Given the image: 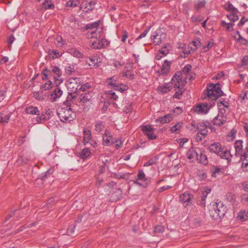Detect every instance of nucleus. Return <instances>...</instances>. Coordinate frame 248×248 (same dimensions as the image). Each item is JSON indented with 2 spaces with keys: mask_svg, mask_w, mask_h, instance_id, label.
<instances>
[{
  "mask_svg": "<svg viewBox=\"0 0 248 248\" xmlns=\"http://www.w3.org/2000/svg\"><path fill=\"white\" fill-rule=\"evenodd\" d=\"M224 93L221 90L220 84L210 83L207 85L204 93V99L208 100L209 102L200 103L195 106L193 108L194 111L198 114H207L210 108L215 106L217 100Z\"/></svg>",
  "mask_w": 248,
  "mask_h": 248,
  "instance_id": "obj_1",
  "label": "nucleus"
},
{
  "mask_svg": "<svg viewBox=\"0 0 248 248\" xmlns=\"http://www.w3.org/2000/svg\"><path fill=\"white\" fill-rule=\"evenodd\" d=\"M57 113L60 120L63 123L70 122L76 117L75 112L72 110L70 106L59 108Z\"/></svg>",
  "mask_w": 248,
  "mask_h": 248,
  "instance_id": "obj_2",
  "label": "nucleus"
},
{
  "mask_svg": "<svg viewBox=\"0 0 248 248\" xmlns=\"http://www.w3.org/2000/svg\"><path fill=\"white\" fill-rule=\"evenodd\" d=\"M93 92L87 91L81 93H78V101L85 109L89 110L90 106L93 104L94 96Z\"/></svg>",
  "mask_w": 248,
  "mask_h": 248,
  "instance_id": "obj_3",
  "label": "nucleus"
},
{
  "mask_svg": "<svg viewBox=\"0 0 248 248\" xmlns=\"http://www.w3.org/2000/svg\"><path fill=\"white\" fill-rule=\"evenodd\" d=\"M52 74H55L57 76V77L55 76H53V78L56 82H56V86H58V84L62 82V80L57 78L61 77L62 72L60 68L57 66H52L51 70L48 69L47 68L45 69L42 72V79L44 80L47 79L51 76Z\"/></svg>",
  "mask_w": 248,
  "mask_h": 248,
  "instance_id": "obj_4",
  "label": "nucleus"
},
{
  "mask_svg": "<svg viewBox=\"0 0 248 248\" xmlns=\"http://www.w3.org/2000/svg\"><path fill=\"white\" fill-rule=\"evenodd\" d=\"M213 208L214 213L213 216L216 218L223 217L227 211V207L221 202H215Z\"/></svg>",
  "mask_w": 248,
  "mask_h": 248,
  "instance_id": "obj_5",
  "label": "nucleus"
},
{
  "mask_svg": "<svg viewBox=\"0 0 248 248\" xmlns=\"http://www.w3.org/2000/svg\"><path fill=\"white\" fill-rule=\"evenodd\" d=\"M80 86V80L79 78H70L67 83V87L69 92L72 93H79V88Z\"/></svg>",
  "mask_w": 248,
  "mask_h": 248,
  "instance_id": "obj_6",
  "label": "nucleus"
},
{
  "mask_svg": "<svg viewBox=\"0 0 248 248\" xmlns=\"http://www.w3.org/2000/svg\"><path fill=\"white\" fill-rule=\"evenodd\" d=\"M103 144L105 146L109 145L110 143L113 144L116 143V147L117 149L120 147L122 144L121 141H120V144H118V140L113 138L111 133L108 130H106L103 135Z\"/></svg>",
  "mask_w": 248,
  "mask_h": 248,
  "instance_id": "obj_7",
  "label": "nucleus"
},
{
  "mask_svg": "<svg viewBox=\"0 0 248 248\" xmlns=\"http://www.w3.org/2000/svg\"><path fill=\"white\" fill-rule=\"evenodd\" d=\"M182 74L181 72H177L175 74L171 79V85H173L175 88L181 89V82Z\"/></svg>",
  "mask_w": 248,
  "mask_h": 248,
  "instance_id": "obj_8",
  "label": "nucleus"
},
{
  "mask_svg": "<svg viewBox=\"0 0 248 248\" xmlns=\"http://www.w3.org/2000/svg\"><path fill=\"white\" fill-rule=\"evenodd\" d=\"M142 130L149 140H152L157 138V136L154 133V128L151 125H144L142 127Z\"/></svg>",
  "mask_w": 248,
  "mask_h": 248,
  "instance_id": "obj_9",
  "label": "nucleus"
},
{
  "mask_svg": "<svg viewBox=\"0 0 248 248\" xmlns=\"http://www.w3.org/2000/svg\"><path fill=\"white\" fill-rule=\"evenodd\" d=\"M166 34L163 33L158 34L156 32H154L151 37V40L153 41L155 45H159L166 39Z\"/></svg>",
  "mask_w": 248,
  "mask_h": 248,
  "instance_id": "obj_10",
  "label": "nucleus"
},
{
  "mask_svg": "<svg viewBox=\"0 0 248 248\" xmlns=\"http://www.w3.org/2000/svg\"><path fill=\"white\" fill-rule=\"evenodd\" d=\"M221 150V151L219 152L217 156L222 159L227 160L228 164H229L231 162L232 158V155L231 153L230 150L224 148H222Z\"/></svg>",
  "mask_w": 248,
  "mask_h": 248,
  "instance_id": "obj_11",
  "label": "nucleus"
},
{
  "mask_svg": "<svg viewBox=\"0 0 248 248\" xmlns=\"http://www.w3.org/2000/svg\"><path fill=\"white\" fill-rule=\"evenodd\" d=\"M109 44V42L105 38L99 39L98 43L93 42L92 43L91 46L94 49H100L107 47Z\"/></svg>",
  "mask_w": 248,
  "mask_h": 248,
  "instance_id": "obj_12",
  "label": "nucleus"
},
{
  "mask_svg": "<svg viewBox=\"0 0 248 248\" xmlns=\"http://www.w3.org/2000/svg\"><path fill=\"white\" fill-rule=\"evenodd\" d=\"M103 33H104V32H103V28L100 29L99 31V29L98 28V29L95 30L94 31H88L86 33V36L87 38H89V39H92V38L98 39V38H100V37L102 36Z\"/></svg>",
  "mask_w": 248,
  "mask_h": 248,
  "instance_id": "obj_13",
  "label": "nucleus"
},
{
  "mask_svg": "<svg viewBox=\"0 0 248 248\" xmlns=\"http://www.w3.org/2000/svg\"><path fill=\"white\" fill-rule=\"evenodd\" d=\"M83 142L85 145L86 143L90 142V143L93 145L94 147L95 144H96V142H93L92 139V134L91 131L88 129H85L83 131Z\"/></svg>",
  "mask_w": 248,
  "mask_h": 248,
  "instance_id": "obj_14",
  "label": "nucleus"
},
{
  "mask_svg": "<svg viewBox=\"0 0 248 248\" xmlns=\"http://www.w3.org/2000/svg\"><path fill=\"white\" fill-rule=\"evenodd\" d=\"M63 91L60 87H57L52 91L50 94V100L51 102H54L57 101L62 94Z\"/></svg>",
  "mask_w": 248,
  "mask_h": 248,
  "instance_id": "obj_15",
  "label": "nucleus"
},
{
  "mask_svg": "<svg viewBox=\"0 0 248 248\" xmlns=\"http://www.w3.org/2000/svg\"><path fill=\"white\" fill-rule=\"evenodd\" d=\"M35 157L33 154L31 152H26L22 154L18 159V161H21L22 163L27 164L28 162L33 160Z\"/></svg>",
  "mask_w": 248,
  "mask_h": 248,
  "instance_id": "obj_16",
  "label": "nucleus"
},
{
  "mask_svg": "<svg viewBox=\"0 0 248 248\" xmlns=\"http://www.w3.org/2000/svg\"><path fill=\"white\" fill-rule=\"evenodd\" d=\"M193 198V195L186 191L180 195V201L183 203H187L186 205H187L189 203H191V200Z\"/></svg>",
  "mask_w": 248,
  "mask_h": 248,
  "instance_id": "obj_17",
  "label": "nucleus"
},
{
  "mask_svg": "<svg viewBox=\"0 0 248 248\" xmlns=\"http://www.w3.org/2000/svg\"><path fill=\"white\" fill-rule=\"evenodd\" d=\"M226 121L227 117L225 115L218 114L213 119L212 122L214 125L219 126L224 124Z\"/></svg>",
  "mask_w": 248,
  "mask_h": 248,
  "instance_id": "obj_18",
  "label": "nucleus"
},
{
  "mask_svg": "<svg viewBox=\"0 0 248 248\" xmlns=\"http://www.w3.org/2000/svg\"><path fill=\"white\" fill-rule=\"evenodd\" d=\"M221 144L219 142H214L211 144L208 147V149L211 153H213L217 155H218L219 152L221 151L222 148Z\"/></svg>",
  "mask_w": 248,
  "mask_h": 248,
  "instance_id": "obj_19",
  "label": "nucleus"
},
{
  "mask_svg": "<svg viewBox=\"0 0 248 248\" xmlns=\"http://www.w3.org/2000/svg\"><path fill=\"white\" fill-rule=\"evenodd\" d=\"M171 62L167 60H165L162 65L160 70L158 71V73L161 75H166L170 72Z\"/></svg>",
  "mask_w": 248,
  "mask_h": 248,
  "instance_id": "obj_20",
  "label": "nucleus"
},
{
  "mask_svg": "<svg viewBox=\"0 0 248 248\" xmlns=\"http://www.w3.org/2000/svg\"><path fill=\"white\" fill-rule=\"evenodd\" d=\"M199 153L198 156H197L196 159L199 163L202 164L204 165H206L208 164V158L203 151L199 149Z\"/></svg>",
  "mask_w": 248,
  "mask_h": 248,
  "instance_id": "obj_21",
  "label": "nucleus"
},
{
  "mask_svg": "<svg viewBox=\"0 0 248 248\" xmlns=\"http://www.w3.org/2000/svg\"><path fill=\"white\" fill-rule=\"evenodd\" d=\"M52 112L50 109L46 111L45 114L42 113L41 116H37L35 118V122L37 123H41L43 121L47 120L50 118Z\"/></svg>",
  "mask_w": 248,
  "mask_h": 248,
  "instance_id": "obj_22",
  "label": "nucleus"
},
{
  "mask_svg": "<svg viewBox=\"0 0 248 248\" xmlns=\"http://www.w3.org/2000/svg\"><path fill=\"white\" fill-rule=\"evenodd\" d=\"M78 93H72V92H69L67 97V100L65 102L67 106H69L71 102L73 103H77L76 100H78L77 96H78Z\"/></svg>",
  "mask_w": 248,
  "mask_h": 248,
  "instance_id": "obj_23",
  "label": "nucleus"
},
{
  "mask_svg": "<svg viewBox=\"0 0 248 248\" xmlns=\"http://www.w3.org/2000/svg\"><path fill=\"white\" fill-rule=\"evenodd\" d=\"M11 116L10 113L8 111H3L0 113V124L4 125L7 123Z\"/></svg>",
  "mask_w": 248,
  "mask_h": 248,
  "instance_id": "obj_24",
  "label": "nucleus"
},
{
  "mask_svg": "<svg viewBox=\"0 0 248 248\" xmlns=\"http://www.w3.org/2000/svg\"><path fill=\"white\" fill-rule=\"evenodd\" d=\"M173 116L172 114L169 113L160 117L155 120V122L159 123L161 124H164L170 122L173 119Z\"/></svg>",
  "mask_w": 248,
  "mask_h": 248,
  "instance_id": "obj_25",
  "label": "nucleus"
},
{
  "mask_svg": "<svg viewBox=\"0 0 248 248\" xmlns=\"http://www.w3.org/2000/svg\"><path fill=\"white\" fill-rule=\"evenodd\" d=\"M207 128H209L211 130L214 128L211 123L208 121H204L200 122L196 125V129L199 130H202V129H206Z\"/></svg>",
  "mask_w": 248,
  "mask_h": 248,
  "instance_id": "obj_26",
  "label": "nucleus"
},
{
  "mask_svg": "<svg viewBox=\"0 0 248 248\" xmlns=\"http://www.w3.org/2000/svg\"><path fill=\"white\" fill-rule=\"evenodd\" d=\"M198 154H200L199 150H197L195 148L192 147L187 151L186 156L188 159H191L195 157L196 158L198 155H199Z\"/></svg>",
  "mask_w": 248,
  "mask_h": 248,
  "instance_id": "obj_27",
  "label": "nucleus"
},
{
  "mask_svg": "<svg viewBox=\"0 0 248 248\" xmlns=\"http://www.w3.org/2000/svg\"><path fill=\"white\" fill-rule=\"evenodd\" d=\"M171 84L170 83H165L163 85L160 86L158 88V92L165 93L169 92L171 89Z\"/></svg>",
  "mask_w": 248,
  "mask_h": 248,
  "instance_id": "obj_28",
  "label": "nucleus"
},
{
  "mask_svg": "<svg viewBox=\"0 0 248 248\" xmlns=\"http://www.w3.org/2000/svg\"><path fill=\"white\" fill-rule=\"evenodd\" d=\"M25 111L28 114L36 115L38 116L40 114V111L38 108L31 106L26 108Z\"/></svg>",
  "mask_w": 248,
  "mask_h": 248,
  "instance_id": "obj_29",
  "label": "nucleus"
},
{
  "mask_svg": "<svg viewBox=\"0 0 248 248\" xmlns=\"http://www.w3.org/2000/svg\"><path fill=\"white\" fill-rule=\"evenodd\" d=\"M211 175L213 177H217V175L223 173L222 169L218 166H215L210 170Z\"/></svg>",
  "mask_w": 248,
  "mask_h": 248,
  "instance_id": "obj_30",
  "label": "nucleus"
},
{
  "mask_svg": "<svg viewBox=\"0 0 248 248\" xmlns=\"http://www.w3.org/2000/svg\"><path fill=\"white\" fill-rule=\"evenodd\" d=\"M100 21H97L93 23H89L86 25L85 28L86 30H93V29H97L99 26L100 24Z\"/></svg>",
  "mask_w": 248,
  "mask_h": 248,
  "instance_id": "obj_31",
  "label": "nucleus"
},
{
  "mask_svg": "<svg viewBox=\"0 0 248 248\" xmlns=\"http://www.w3.org/2000/svg\"><path fill=\"white\" fill-rule=\"evenodd\" d=\"M221 25L223 27H225L227 31H233V26H234V23H226L224 21H222Z\"/></svg>",
  "mask_w": 248,
  "mask_h": 248,
  "instance_id": "obj_32",
  "label": "nucleus"
},
{
  "mask_svg": "<svg viewBox=\"0 0 248 248\" xmlns=\"http://www.w3.org/2000/svg\"><path fill=\"white\" fill-rule=\"evenodd\" d=\"M91 154V151L89 148H85L81 151L80 156L81 158L85 159L88 157Z\"/></svg>",
  "mask_w": 248,
  "mask_h": 248,
  "instance_id": "obj_33",
  "label": "nucleus"
},
{
  "mask_svg": "<svg viewBox=\"0 0 248 248\" xmlns=\"http://www.w3.org/2000/svg\"><path fill=\"white\" fill-rule=\"evenodd\" d=\"M205 5V1L204 0H201L194 4V8L196 11H199L201 9L204 7Z\"/></svg>",
  "mask_w": 248,
  "mask_h": 248,
  "instance_id": "obj_34",
  "label": "nucleus"
},
{
  "mask_svg": "<svg viewBox=\"0 0 248 248\" xmlns=\"http://www.w3.org/2000/svg\"><path fill=\"white\" fill-rule=\"evenodd\" d=\"M33 96L36 99L41 101L44 99L45 95L43 91H38L33 93Z\"/></svg>",
  "mask_w": 248,
  "mask_h": 248,
  "instance_id": "obj_35",
  "label": "nucleus"
},
{
  "mask_svg": "<svg viewBox=\"0 0 248 248\" xmlns=\"http://www.w3.org/2000/svg\"><path fill=\"white\" fill-rule=\"evenodd\" d=\"M226 199L229 202L232 204L235 201L236 196L235 194L229 192L226 195Z\"/></svg>",
  "mask_w": 248,
  "mask_h": 248,
  "instance_id": "obj_36",
  "label": "nucleus"
},
{
  "mask_svg": "<svg viewBox=\"0 0 248 248\" xmlns=\"http://www.w3.org/2000/svg\"><path fill=\"white\" fill-rule=\"evenodd\" d=\"M225 8L231 12H233L235 13H238V10L230 2H228L227 3L225 4Z\"/></svg>",
  "mask_w": 248,
  "mask_h": 248,
  "instance_id": "obj_37",
  "label": "nucleus"
},
{
  "mask_svg": "<svg viewBox=\"0 0 248 248\" xmlns=\"http://www.w3.org/2000/svg\"><path fill=\"white\" fill-rule=\"evenodd\" d=\"M183 123L181 122L177 123L176 124L172 126L170 128V131L172 133H176L177 131L180 130L182 127Z\"/></svg>",
  "mask_w": 248,
  "mask_h": 248,
  "instance_id": "obj_38",
  "label": "nucleus"
},
{
  "mask_svg": "<svg viewBox=\"0 0 248 248\" xmlns=\"http://www.w3.org/2000/svg\"><path fill=\"white\" fill-rule=\"evenodd\" d=\"M227 17L231 20L232 22H234L237 21L239 19L238 16L237 15V13L231 12V13L229 15H227Z\"/></svg>",
  "mask_w": 248,
  "mask_h": 248,
  "instance_id": "obj_39",
  "label": "nucleus"
},
{
  "mask_svg": "<svg viewBox=\"0 0 248 248\" xmlns=\"http://www.w3.org/2000/svg\"><path fill=\"white\" fill-rule=\"evenodd\" d=\"M128 89V86L124 84L118 83L115 90L119 91L120 92L123 93V92L126 91Z\"/></svg>",
  "mask_w": 248,
  "mask_h": 248,
  "instance_id": "obj_40",
  "label": "nucleus"
},
{
  "mask_svg": "<svg viewBox=\"0 0 248 248\" xmlns=\"http://www.w3.org/2000/svg\"><path fill=\"white\" fill-rule=\"evenodd\" d=\"M218 107H221L222 106L223 108H225L227 109H229V104L228 102L226 101L224 99L219 100L217 102Z\"/></svg>",
  "mask_w": 248,
  "mask_h": 248,
  "instance_id": "obj_41",
  "label": "nucleus"
},
{
  "mask_svg": "<svg viewBox=\"0 0 248 248\" xmlns=\"http://www.w3.org/2000/svg\"><path fill=\"white\" fill-rule=\"evenodd\" d=\"M104 127L102 121H97L95 124V130L97 132L100 133L103 130Z\"/></svg>",
  "mask_w": 248,
  "mask_h": 248,
  "instance_id": "obj_42",
  "label": "nucleus"
},
{
  "mask_svg": "<svg viewBox=\"0 0 248 248\" xmlns=\"http://www.w3.org/2000/svg\"><path fill=\"white\" fill-rule=\"evenodd\" d=\"M242 163L241 167L243 170L245 172H248V160L245 157H244V158H242Z\"/></svg>",
  "mask_w": 248,
  "mask_h": 248,
  "instance_id": "obj_43",
  "label": "nucleus"
},
{
  "mask_svg": "<svg viewBox=\"0 0 248 248\" xmlns=\"http://www.w3.org/2000/svg\"><path fill=\"white\" fill-rule=\"evenodd\" d=\"M48 53L53 59L58 58L61 56V55L57 50H49Z\"/></svg>",
  "mask_w": 248,
  "mask_h": 248,
  "instance_id": "obj_44",
  "label": "nucleus"
},
{
  "mask_svg": "<svg viewBox=\"0 0 248 248\" xmlns=\"http://www.w3.org/2000/svg\"><path fill=\"white\" fill-rule=\"evenodd\" d=\"M165 228L163 226L158 225L154 227V231L156 233H161L164 232Z\"/></svg>",
  "mask_w": 248,
  "mask_h": 248,
  "instance_id": "obj_45",
  "label": "nucleus"
},
{
  "mask_svg": "<svg viewBox=\"0 0 248 248\" xmlns=\"http://www.w3.org/2000/svg\"><path fill=\"white\" fill-rule=\"evenodd\" d=\"M53 169H50L42 173L40 176V178L42 180H44L48 176L50 175L53 172Z\"/></svg>",
  "mask_w": 248,
  "mask_h": 248,
  "instance_id": "obj_46",
  "label": "nucleus"
},
{
  "mask_svg": "<svg viewBox=\"0 0 248 248\" xmlns=\"http://www.w3.org/2000/svg\"><path fill=\"white\" fill-rule=\"evenodd\" d=\"M79 1L78 0L76 1L69 0L66 3V6L70 7H77L78 6Z\"/></svg>",
  "mask_w": 248,
  "mask_h": 248,
  "instance_id": "obj_47",
  "label": "nucleus"
},
{
  "mask_svg": "<svg viewBox=\"0 0 248 248\" xmlns=\"http://www.w3.org/2000/svg\"><path fill=\"white\" fill-rule=\"evenodd\" d=\"M158 159V157L155 156L150 158L148 161H147L144 165V167L148 166L155 164L157 160Z\"/></svg>",
  "mask_w": 248,
  "mask_h": 248,
  "instance_id": "obj_48",
  "label": "nucleus"
},
{
  "mask_svg": "<svg viewBox=\"0 0 248 248\" xmlns=\"http://www.w3.org/2000/svg\"><path fill=\"white\" fill-rule=\"evenodd\" d=\"M52 85V81L48 80L45 84L42 85L41 86V89H43L44 90H48L51 88Z\"/></svg>",
  "mask_w": 248,
  "mask_h": 248,
  "instance_id": "obj_49",
  "label": "nucleus"
},
{
  "mask_svg": "<svg viewBox=\"0 0 248 248\" xmlns=\"http://www.w3.org/2000/svg\"><path fill=\"white\" fill-rule=\"evenodd\" d=\"M108 80V84L115 89L118 85L116 83L117 78L113 77L109 78Z\"/></svg>",
  "mask_w": 248,
  "mask_h": 248,
  "instance_id": "obj_50",
  "label": "nucleus"
},
{
  "mask_svg": "<svg viewBox=\"0 0 248 248\" xmlns=\"http://www.w3.org/2000/svg\"><path fill=\"white\" fill-rule=\"evenodd\" d=\"M55 44L59 47L62 46L64 43H63V39L61 36H58L56 38V41L54 42Z\"/></svg>",
  "mask_w": 248,
  "mask_h": 248,
  "instance_id": "obj_51",
  "label": "nucleus"
},
{
  "mask_svg": "<svg viewBox=\"0 0 248 248\" xmlns=\"http://www.w3.org/2000/svg\"><path fill=\"white\" fill-rule=\"evenodd\" d=\"M75 227L76 225H71L68 227L67 229V233L68 235H72L75 232Z\"/></svg>",
  "mask_w": 248,
  "mask_h": 248,
  "instance_id": "obj_52",
  "label": "nucleus"
},
{
  "mask_svg": "<svg viewBox=\"0 0 248 248\" xmlns=\"http://www.w3.org/2000/svg\"><path fill=\"white\" fill-rule=\"evenodd\" d=\"M71 53L75 57L80 58L83 57V54L78 50H72Z\"/></svg>",
  "mask_w": 248,
  "mask_h": 248,
  "instance_id": "obj_53",
  "label": "nucleus"
},
{
  "mask_svg": "<svg viewBox=\"0 0 248 248\" xmlns=\"http://www.w3.org/2000/svg\"><path fill=\"white\" fill-rule=\"evenodd\" d=\"M192 68V66L190 64L186 65L182 70V72L185 75H187Z\"/></svg>",
  "mask_w": 248,
  "mask_h": 248,
  "instance_id": "obj_54",
  "label": "nucleus"
},
{
  "mask_svg": "<svg viewBox=\"0 0 248 248\" xmlns=\"http://www.w3.org/2000/svg\"><path fill=\"white\" fill-rule=\"evenodd\" d=\"M138 178L140 180H145V174L142 170H140L138 174Z\"/></svg>",
  "mask_w": 248,
  "mask_h": 248,
  "instance_id": "obj_55",
  "label": "nucleus"
},
{
  "mask_svg": "<svg viewBox=\"0 0 248 248\" xmlns=\"http://www.w3.org/2000/svg\"><path fill=\"white\" fill-rule=\"evenodd\" d=\"M184 91L181 89H180L179 91H176L174 94L173 96V98H175L177 99H180V96L183 94Z\"/></svg>",
  "mask_w": 248,
  "mask_h": 248,
  "instance_id": "obj_56",
  "label": "nucleus"
},
{
  "mask_svg": "<svg viewBox=\"0 0 248 248\" xmlns=\"http://www.w3.org/2000/svg\"><path fill=\"white\" fill-rule=\"evenodd\" d=\"M203 19L202 16H192L191 17V20L192 22H201Z\"/></svg>",
  "mask_w": 248,
  "mask_h": 248,
  "instance_id": "obj_57",
  "label": "nucleus"
},
{
  "mask_svg": "<svg viewBox=\"0 0 248 248\" xmlns=\"http://www.w3.org/2000/svg\"><path fill=\"white\" fill-rule=\"evenodd\" d=\"M192 43L194 46V47H192L193 48V52H194V51H196L197 49L198 46H200L201 42L200 41L197 40V41H192Z\"/></svg>",
  "mask_w": 248,
  "mask_h": 248,
  "instance_id": "obj_58",
  "label": "nucleus"
},
{
  "mask_svg": "<svg viewBox=\"0 0 248 248\" xmlns=\"http://www.w3.org/2000/svg\"><path fill=\"white\" fill-rule=\"evenodd\" d=\"M132 108L131 107V104L128 105L124 108V112L126 114L131 112Z\"/></svg>",
  "mask_w": 248,
  "mask_h": 248,
  "instance_id": "obj_59",
  "label": "nucleus"
},
{
  "mask_svg": "<svg viewBox=\"0 0 248 248\" xmlns=\"http://www.w3.org/2000/svg\"><path fill=\"white\" fill-rule=\"evenodd\" d=\"M150 28V27L147 30H145L141 34H140L138 37V38L136 40H139L145 37L146 35H147V33L148 32V31H149Z\"/></svg>",
  "mask_w": 248,
  "mask_h": 248,
  "instance_id": "obj_60",
  "label": "nucleus"
},
{
  "mask_svg": "<svg viewBox=\"0 0 248 248\" xmlns=\"http://www.w3.org/2000/svg\"><path fill=\"white\" fill-rule=\"evenodd\" d=\"M66 73L68 75H71L72 72H74L75 70L74 68L70 66H66L65 68Z\"/></svg>",
  "mask_w": 248,
  "mask_h": 248,
  "instance_id": "obj_61",
  "label": "nucleus"
},
{
  "mask_svg": "<svg viewBox=\"0 0 248 248\" xmlns=\"http://www.w3.org/2000/svg\"><path fill=\"white\" fill-rule=\"evenodd\" d=\"M124 76L130 79H134V74L130 71H127L125 72Z\"/></svg>",
  "mask_w": 248,
  "mask_h": 248,
  "instance_id": "obj_62",
  "label": "nucleus"
},
{
  "mask_svg": "<svg viewBox=\"0 0 248 248\" xmlns=\"http://www.w3.org/2000/svg\"><path fill=\"white\" fill-rule=\"evenodd\" d=\"M43 7L46 9H52L54 8V5L51 3H46L45 5L43 4Z\"/></svg>",
  "mask_w": 248,
  "mask_h": 248,
  "instance_id": "obj_63",
  "label": "nucleus"
},
{
  "mask_svg": "<svg viewBox=\"0 0 248 248\" xmlns=\"http://www.w3.org/2000/svg\"><path fill=\"white\" fill-rule=\"evenodd\" d=\"M193 52V48L191 46H188L187 48H185L183 52L185 54L189 55Z\"/></svg>",
  "mask_w": 248,
  "mask_h": 248,
  "instance_id": "obj_64",
  "label": "nucleus"
}]
</instances>
